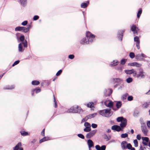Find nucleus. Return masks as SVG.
Returning a JSON list of instances; mask_svg holds the SVG:
<instances>
[{
  "instance_id": "nucleus-1",
  "label": "nucleus",
  "mask_w": 150,
  "mask_h": 150,
  "mask_svg": "<svg viewBox=\"0 0 150 150\" xmlns=\"http://www.w3.org/2000/svg\"><path fill=\"white\" fill-rule=\"evenodd\" d=\"M67 112L69 113H81L83 112V110L80 107L75 106L71 107L68 110Z\"/></svg>"
},
{
  "instance_id": "nucleus-2",
  "label": "nucleus",
  "mask_w": 150,
  "mask_h": 150,
  "mask_svg": "<svg viewBox=\"0 0 150 150\" xmlns=\"http://www.w3.org/2000/svg\"><path fill=\"white\" fill-rule=\"evenodd\" d=\"M110 109L103 110L99 111V113L103 116L108 117L110 116L112 113L110 112Z\"/></svg>"
},
{
  "instance_id": "nucleus-3",
  "label": "nucleus",
  "mask_w": 150,
  "mask_h": 150,
  "mask_svg": "<svg viewBox=\"0 0 150 150\" xmlns=\"http://www.w3.org/2000/svg\"><path fill=\"white\" fill-rule=\"evenodd\" d=\"M117 121L118 122H121L120 125L121 128L125 127L127 125V120L122 117H117Z\"/></svg>"
},
{
  "instance_id": "nucleus-4",
  "label": "nucleus",
  "mask_w": 150,
  "mask_h": 150,
  "mask_svg": "<svg viewBox=\"0 0 150 150\" xmlns=\"http://www.w3.org/2000/svg\"><path fill=\"white\" fill-rule=\"evenodd\" d=\"M86 36L89 42H91L95 39V36L89 31L86 32Z\"/></svg>"
},
{
  "instance_id": "nucleus-5",
  "label": "nucleus",
  "mask_w": 150,
  "mask_h": 150,
  "mask_svg": "<svg viewBox=\"0 0 150 150\" xmlns=\"http://www.w3.org/2000/svg\"><path fill=\"white\" fill-rule=\"evenodd\" d=\"M23 45L24 47H27V42L26 40H25L23 42L20 43L18 45V51L19 52H22L23 50V49L22 45Z\"/></svg>"
},
{
  "instance_id": "nucleus-6",
  "label": "nucleus",
  "mask_w": 150,
  "mask_h": 150,
  "mask_svg": "<svg viewBox=\"0 0 150 150\" xmlns=\"http://www.w3.org/2000/svg\"><path fill=\"white\" fill-rule=\"evenodd\" d=\"M139 72L137 74V77L138 78H144L145 77V73L144 72L143 70L141 69L139 70Z\"/></svg>"
},
{
  "instance_id": "nucleus-7",
  "label": "nucleus",
  "mask_w": 150,
  "mask_h": 150,
  "mask_svg": "<svg viewBox=\"0 0 150 150\" xmlns=\"http://www.w3.org/2000/svg\"><path fill=\"white\" fill-rule=\"evenodd\" d=\"M146 56L144 54H137L135 56V58L137 60L142 61L144 60L143 57L146 58Z\"/></svg>"
},
{
  "instance_id": "nucleus-8",
  "label": "nucleus",
  "mask_w": 150,
  "mask_h": 150,
  "mask_svg": "<svg viewBox=\"0 0 150 150\" xmlns=\"http://www.w3.org/2000/svg\"><path fill=\"white\" fill-rule=\"evenodd\" d=\"M131 30L133 32L134 35H137L138 32L139 31V29L136 25H133L131 27Z\"/></svg>"
},
{
  "instance_id": "nucleus-9",
  "label": "nucleus",
  "mask_w": 150,
  "mask_h": 150,
  "mask_svg": "<svg viewBox=\"0 0 150 150\" xmlns=\"http://www.w3.org/2000/svg\"><path fill=\"white\" fill-rule=\"evenodd\" d=\"M142 139L143 141L142 142L143 144L146 146L148 145L150 148V142L148 144V143L149 142V138L148 137H142Z\"/></svg>"
},
{
  "instance_id": "nucleus-10",
  "label": "nucleus",
  "mask_w": 150,
  "mask_h": 150,
  "mask_svg": "<svg viewBox=\"0 0 150 150\" xmlns=\"http://www.w3.org/2000/svg\"><path fill=\"white\" fill-rule=\"evenodd\" d=\"M97 131V130L95 129L91 131L86 134V138L87 139H90L96 134Z\"/></svg>"
},
{
  "instance_id": "nucleus-11",
  "label": "nucleus",
  "mask_w": 150,
  "mask_h": 150,
  "mask_svg": "<svg viewBox=\"0 0 150 150\" xmlns=\"http://www.w3.org/2000/svg\"><path fill=\"white\" fill-rule=\"evenodd\" d=\"M105 105L109 108H112L113 105V103L112 101L110 100H106L104 102Z\"/></svg>"
},
{
  "instance_id": "nucleus-12",
  "label": "nucleus",
  "mask_w": 150,
  "mask_h": 150,
  "mask_svg": "<svg viewBox=\"0 0 150 150\" xmlns=\"http://www.w3.org/2000/svg\"><path fill=\"white\" fill-rule=\"evenodd\" d=\"M134 41L136 42V46L138 49H140V40L139 38L137 36H135L134 38Z\"/></svg>"
},
{
  "instance_id": "nucleus-13",
  "label": "nucleus",
  "mask_w": 150,
  "mask_h": 150,
  "mask_svg": "<svg viewBox=\"0 0 150 150\" xmlns=\"http://www.w3.org/2000/svg\"><path fill=\"white\" fill-rule=\"evenodd\" d=\"M128 65L131 66H135L137 67H140L141 66L142 64L137 62H133L129 63Z\"/></svg>"
},
{
  "instance_id": "nucleus-14",
  "label": "nucleus",
  "mask_w": 150,
  "mask_h": 150,
  "mask_svg": "<svg viewBox=\"0 0 150 150\" xmlns=\"http://www.w3.org/2000/svg\"><path fill=\"white\" fill-rule=\"evenodd\" d=\"M111 129L115 131L119 132L122 130L121 127L117 125H114L112 126Z\"/></svg>"
},
{
  "instance_id": "nucleus-15",
  "label": "nucleus",
  "mask_w": 150,
  "mask_h": 150,
  "mask_svg": "<svg viewBox=\"0 0 150 150\" xmlns=\"http://www.w3.org/2000/svg\"><path fill=\"white\" fill-rule=\"evenodd\" d=\"M125 32V30H123L118 31L117 37L119 39H120L121 41L122 40L123 34Z\"/></svg>"
},
{
  "instance_id": "nucleus-16",
  "label": "nucleus",
  "mask_w": 150,
  "mask_h": 150,
  "mask_svg": "<svg viewBox=\"0 0 150 150\" xmlns=\"http://www.w3.org/2000/svg\"><path fill=\"white\" fill-rule=\"evenodd\" d=\"M142 130L145 136L147 135L148 131L146 126H142Z\"/></svg>"
},
{
  "instance_id": "nucleus-17",
  "label": "nucleus",
  "mask_w": 150,
  "mask_h": 150,
  "mask_svg": "<svg viewBox=\"0 0 150 150\" xmlns=\"http://www.w3.org/2000/svg\"><path fill=\"white\" fill-rule=\"evenodd\" d=\"M116 105L117 108H112V109L115 111L117 110L118 109H119L122 106L121 102L120 101L117 102Z\"/></svg>"
},
{
  "instance_id": "nucleus-18",
  "label": "nucleus",
  "mask_w": 150,
  "mask_h": 150,
  "mask_svg": "<svg viewBox=\"0 0 150 150\" xmlns=\"http://www.w3.org/2000/svg\"><path fill=\"white\" fill-rule=\"evenodd\" d=\"M80 43L81 44L85 45L89 44L88 40L86 38H83L80 41Z\"/></svg>"
},
{
  "instance_id": "nucleus-19",
  "label": "nucleus",
  "mask_w": 150,
  "mask_h": 150,
  "mask_svg": "<svg viewBox=\"0 0 150 150\" xmlns=\"http://www.w3.org/2000/svg\"><path fill=\"white\" fill-rule=\"evenodd\" d=\"M127 142L125 141L122 142L121 144V146L122 149H126Z\"/></svg>"
},
{
  "instance_id": "nucleus-20",
  "label": "nucleus",
  "mask_w": 150,
  "mask_h": 150,
  "mask_svg": "<svg viewBox=\"0 0 150 150\" xmlns=\"http://www.w3.org/2000/svg\"><path fill=\"white\" fill-rule=\"evenodd\" d=\"M125 72L127 74H131L134 73V69H132L131 70H125Z\"/></svg>"
},
{
  "instance_id": "nucleus-21",
  "label": "nucleus",
  "mask_w": 150,
  "mask_h": 150,
  "mask_svg": "<svg viewBox=\"0 0 150 150\" xmlns=\"http://www.w3.org/2000/svg\"><path fill=\"white\" fill-rule=\"evenodd\" d=\"M88 144L89 149L91 148L93 146V141L91 139H88Z\"/></svg>"
},
{
  "instance_id": "nucleus-22",
  "label": "nucleus",
  "mask_w": 150,
  "mask_h": 150,
  "mask_svg": "<svg viewBox=\"0 0 150 150\" xmlns=\"http://www.w3.org/2000/svg\"><path fill=\"white\" fill-rule=\"evenodd\" d=\"M22 144L21 142H19L13 148V150H18L20 147H21Z\"/></svg>"
},
{
  "instance_id": "nucleus-23",
  "label": "nucleus",
  "mask_w": 150,
  "mask_h": 150,
  "mask_svg": "<svg viewBox=\"0 0 150 150\" xmlns=\"http://www.w3.org/2000/svg\"><path fill=\"white\" fill-rule=\"evenodd\" d=\"M31 27L30 25H28L27 27H23V30L22 31L24 33H27L28 32L30 28Z\"/></svg>"
},
{
  "instance_id": "nucleus-24",
  "label": "nucleus",
  "mask_w": 150,
  "mask_h": 150,
  "mask_svg": "<svg viewBox=\"0 0 150 150\" xmlns=\"http://www.w3.org/2000/svg\"><path fill=\"white\" fill-rule=\"evenodd\" d=\"M40 88H36L33 90L32 91V96L33 95V93H34V92L35 91L36 93H38L40 91Z\"/></svg>"
},
{
  "instance_id": "nucleus-25",
  "label": "nucleus",
  "mask_w": 150,
  "mask_h": 150,
  "mask_svg": "<svg viewBox=\"0 0 150 150\" xmlns=\"http://www.w3.org/2000/svg\"><path fill=\"white\" fill-rule=\"evenodd\" d=\"M23 27L18 26L15 28V30L16 31H21L23 30Z\"/></svg>"
},
{
  "instance_id": "nucleus-26",
  "label": "nucleus",
  "mask_w": 150,
  "mask_h": 150,
  "mask_svg": "<svg viewBox=\"0 0 150 150\" xmlns=\"http://www.w3.org/2000/svg\"><path fill=\"white\" fill-rule=\"evenodd\" d=\"M89 4V1L87 2V3H82L81 4V7L82 8H86L87 6Z\"/></svg>"
},
{
  "instance_id": "nucleus-27",
  "label": "nucleus",
  "mask_w": 150,
  "mask_h": 150,
  "mask_svg": "<svg viewBox=\"0 0 150 150\" xmlns=\"http://www.w3.org/2000/svg\"><path fill=\"white\" fill-rule=\"evenodd\" d=\"M142 10L141 8H140L139 11H138V12L137 14V18H139L142 13Z\"/></svg>"
},
{
  "instance_id": "nucleus-28",
  "label": "nucleus",
  "mask_w": 150,
  "mask_h": 150,
  "mask_svg": "<svg viewBox=\"0 0 150 150\" xmlns=\"http://www.w3.org/2000/svg\"><path fill=\"white\" fill-rule=\"evenodd\" d=\"M32 84L33 85H37L40 84V82L38 81L34 80L32 81Z\"/></svg>"
},
{
  "instance_id": "nucleus-29",
  "label": "nucleus",
  "mask_w": 150,
  "mask_h": 150,
  "mask_svg": "<svg viewBox=\"0 0 150 150\" xmlns=\"http://www.w3.org/2000/svg\"><path fill=\"white\" fill-rule=\"evenodd\" d=\"M113 80V82L115 83H119L121 81V79L119 78H114Z\"/></svg>"
},
{
  "instance_id": "nucleus-30",
  "label": "nucleus",
  "mask_w": 150,
  "mask_h": 150,
  "mask_svg": "<svg viewBox=\"0 0 150 150\" xmlns=\"http://www.w3.org/2000/svg\"><path fill=\"white\" fill-rule=\"evenodd\" d=\"M94 105L93 102H90L87 104V106L88 108H92L93 107Z\"/></svg>"
},
{
  "instance_id": "nucleus-31",
  "label": "nucleus",
  "mask_w": 150,
  "mask_h": 150,
  "mask_svg": "<svg viewBox=\"0 0 150 150\" xmlns=\"http://www.w3.org/2000/svg\"><path fill=\"white\" fill-rule=\"evenodd\" d=\"M21 4L23 6H25L26 4V0H20Z\"/></svg>"
},
{
  "instance_id": "nucleus-32",
  "label": "nucleus",
  "mask_w": 150,
  "mask_h": 150,
  "mask_svg": "<svg viewBox=\"0 0 150 150\" xmlns=\"http://www.w3.org/2000/svg\"><path fill=\"white\" fill-rule=\"evenodd\" d=\"M21 134L23 136H25L29 135L28 132L25 131H21L20 132Z\"/></svg>"
},
{
  "instance_id": "nucleus-33",
  "label": "nucleus",
  "mask_w": 150,
  "mask_h": 150,
  "mask_svg": "<svg viewBox=\"0 0 150 150\" xmlns=\"http://www.w3.org/2000/svg\"><path fill=\"white\" fill-rule=\"evenodd\" d=\"M25 39L24 36L23 35H21L19 38V39L22 42H24V40Z\"/></svg>"
},
{
  "instance_id": "nucleus-34",
  "label": "nucleus",
  "mask_w": 150,
  "mask_h": 150,
  "mask_svg": "<svg viewBox=\"0 0 150 150\" xmlns=\"http://www.w3.org/2000/svg\"><path fill=\"white\" fill-rule=\"evenodd\" d=\"M96 115V113H94L89 115L88 116L89 118H91L95 117Z\"/></svg>"
},
{
  "instance_id": "nucleus-35",
  "label": "nucleus",
  "mask_w": 150,
  "mask_h": 150,
  "mask_svg": "<svg viewBox=\"0 0 150 150\" xmlns=\"http://www.w3.org/2000/svg\"><path fill=\"white\" fill-rule=\"evenodd\" d=\"M112 63V64H111V65L115 66L117 65L118 64V62L117 60L113 61Z\"/></svg>"
},
{
  "instance_id": "nucleus-36",
  "label": "nucleus",
  "mask_w": 150,
  "mask_h": 150,
  "mask_svg": "<svg viewBox=\"0 0 150 150\" xmlns=\"http://www.w3.org/2000/svg\"><path fill=\"white\" fill-rule=\"evenodd\" d=\"M91 127H86L84 129V131L85 132H89L91 131Z\"/></svg>"
},
{
  "instance_id": "nucleus-37",
  "label": "nucleus",
  "mask_w": 150,
  "mask_h": 150,
  "mask_svg": "<svg viewBox=\"0 0 150 150\" xmlns=\"http://www.w3.org/2000/svg\"><path fill=\"white\" fill-rule=\"evenodd\" d=\"M123 69V66L121 65H119V67H118L117 68V69L119 71H122V69Z\"/></svg>"
},
{
  "instance_id": "nucleus-38",
  "label": "nucleus",
  "mask_w": 150,
  "mask_h": 150,
  "mask_svg": "<svg viewBox=\"0 0 150 150\" xmlns=\"http://www.w3.org/2000/svg\"><path fill=\"white\" fill-rule=\"evenodd\" d=\"M129 56L132 59L134 58L135 56L134 53L132 52H131L129 53Z\"/></svg>"
},
{
  "instance_id": "nucleus-39",
  "label": "nucleus",
  "mask_w": 150,
  "mask_h": 150,
  "mask_svg": "<svg viewBox=\"0 0 150 150\" xmlns=\"http://www.w3.org/2000/svg\"><path fill=\"white\" fill-rule=\"evenodd\" d=\"M127 61V59H123L121 61V64L122 65L125 64Z\"/></svg>"
},
{
  "instance_id": "nucleus-40",
  "label": "nucleus",
  "mask_w": 150,
  "mask_h": 150,
  "mask_svg": "<svg viewBox=\"0 0 150 150\" xmlns=\"http://www.w3.org/2000/svg\"><path fill=\"white\" fill-rule=\"evenodd\" d=\"M128 134L127 133L122 134L121 135V137L122 138H125L128 137Z\"/></svg>"
},
{
  "instance_id": "nucleus-41",
  "label": "nucleus",
  "mask_w": 150,
  "mask_h": 150,
  "mask_svg": "<svg viewBox=\"0 0 150 150\" xmlns=\"http://www.w3.org/2000/svg\"><path fill=\"white\" fill-rule=\"evenodd\" d=\"M132 78L131 77H129V78H128L126 80L127 82L128 83H130L132 82Z\"/></svg>"
},
{
  "instance_id": "nucleus-42",
  "label": "nucleus",
  "mask_w": 150,
  "mask_h": 150,
  "mask_svg": "<svg viewBox=\"0 0 150 150\" xmlns=\"http://www.w3.org/2000/svg\"><path fill=\"white\" fill-rule=\"evenodd\" d=\"M134 146L137 147L138 146V142L137 139H135L134 141Z\"/></svg>"
},
{
  "instance_id": "nucleus-43",
  "label": "nucleus",
  "mask_w": 150,
  "mask_h": 150,
  "mask_svg": "<svg viewBox=\"0 0 150 150\" xmlns=\"http://www.w3.org/2000/svg\"><path fill=\"white\" fill-rule=\"evenodd\" d=\"M128 96V94L127 93H126L125 94L123 95L122 96V99L123 100H125L127 96Z\"/></svg>"
},
{
  "instance_id": "nucleus-44",
  "label": "nucleus",
  "mask_w": 150,
  "mask_h": 150,
  "mask_svg": "<svg viewBox=\"0 0 150 150\" xmlns=\"http://www.w3.org/2000/svg\"><path fill=\"white\" fill-rule=\"evenodd\" d=\"M149 104L147 103H145L143 105V106L144 108H147Z\"/></svg>"
},
{
  "instance_id": "nucleus-45",
  "label": "nucleus",
  "mask_w": 150,
  "mask_h": 150,
  "mask_svg": "<svg viewBox=\"0 0 150 150\" xmlns=\"http://www.w3.org/2000/svg\"><path fill=\"white\" fill-rule=\"evenodd\" d=\"M132 147V146L129 143L127 144V145L126 149H130Z\"/></svg>"
},
{
  "instance_id": "nucleus-46",
  "label": "nucleus",
  "mask_w": 150,
  "mask_h": 150,
  "mask_svg": "<svg viewBox=\"0 0 150 150\" xmlns=\"http://www.w3.org/2000/svg\"><path fill=\"white\" fill-rule=\"evenodd\" d=\"M84 125L86 127H91L90 124L88 122H85L84 123Z\"/></svg>"
},
{
  "instance_id": "nucleus-47",
  "label": "nucleus",
  "mask_w": 150,
  "mask_h": 150,
  "mask_svg": "<svg viewBox=\"0 0 150 150\" xmlns=\"http://www.w3.org/2000/svg\"><path fill=\"white\" fill-rule=\"evenodd\" d=\"M133 99V97L132 96H129L127 98V100L128 101H131Z\"/></svg>"
},
{
  "instance_id": "nucleus-48",
  "label": "nucleus",
  "mask_w": 150,
  "mask_h": 150,
  "mask_svg": "<svg viewBox=\"0 0 150 150\" xmlns=\"http://www.w3.org/2000/svg\"><path fill=\"white\" fill-rule=\"evenodd\" d=\"M77 135L78 137L81 139H84V136L82 134H78Z\"/></svg>"
},
{
  "instance_id": "nucleus-49",
  "label": "nucleus",
  "mask_w": 150,
  "mask_h": 150,
  "mask_svg": "<svg viewBox=\"0 0 150 150\" xmlns=\"http://www.w3.org/2000/svg\"><path fill=\"white\" fill-rule=\"evenodd\" d=\"M54 107L55 108H56L57 107V103L56 101L55 100V98L54 96Z\"/></svg>"
},
{
  "instance_id": "nucleus-50",
  "label": "nucleus",
  "mask_w": 150,
  "mask_h": 150,
  "mask_svg": "<svg viewBox=\"0 0 150 150\" xmlns=\"http://www.w3.org/2000/svg\"><path fill=\"white\" fill-rule=\"evenodd\" d=\"M62 72V71L61 70H60L56 73V75L57 76H59L61 74Z\"/></svg>"
},
{
  "instance_id": "nucleus-51",
  "label": "nucleus",
  "mask_w": 150,
  "mask_h": 150,
  "mask_svg": "<svg viewBox=\"0 0 150 150\" xmlns=\"http://www.w3.org/2000/svg\"><path fill=\"white\" fill-rule=\"evenodd\" d=\"M19 62L20 61L19 60H17L15 61L13 64L12 66H14L17 64L19 63Z\"/></svg>"
},
{
  "instance_id": "nucleus-52",
  "label": "nucleus",
  "mask_w": 150,
  "mask_h": 150,
  "mask_svg": "<svg viewBox=\"0 0 150 150\" xmlns=\"http://www.w3.org/2000/svg\"><path fill=\"white\" fill-rule=\"evenodd\" d=\"M39 18V16H38L36 15L34 16L33 19L35 21L38 20Z\"/></svg>"
},
{
  "instance_id": "nucleus-53",
  "label": "nucleus",
  "mask_w": 150,
  "mask_h": 150,
  "mask_svg": "<svg viewBox=\"0 0 150 150\" xmlns=\"http://www.w3.org/2000/svg\"><path fill=\"white\" fill-rule=\"evenodd\" d=\"M27 23H28V21H23V22L22 23H21V25H26L27 24Z\"/></svg>"
},
{
  "instance_id": "nucleus-54",
  "label": "nucleus",
  "mask_w": 150,
  "mask_h": 150,
  "mask_svg": "<svg viewBox=\"0 0 150 150\" xmlns=\"http://www.w3.org/2000/svg\"><path fill=\"white\" fill-rule=\"evenodd\" d=\"M91 126L93 128H96L97 127V125L96 124L94 123L92 124Z\"/></svg>"
},
{
  "instance_id": "nucleus-55",
  "label": "nucleus",
  "mask_w": 150,
  "mask_h": 150,
  "mask_svg": "<svg viewBox=\"0 0 150 150\" xmlns=\"http://www.w3.org/2000/svg\"><path fill=\"white\" fill-rule=\"evenodd\" d=\"M97 150H101L100 147L99 145H97L95 146Z\"/></svg>"
},
{
  "instance_id": "nucleus-56",
  "label": "nucleus",
  "mask_w": 150,
  "mask_h": 150,
  "mask_svg": "<svg viewBox=\"0 0 150 150\" xmlns=\"http://www.w3.org/2000/svg\"><path fill=\"white\" fill-rule=\"evenodd\" d=\"M69 58V59H73L74 57V55H72V54H70V55H69V57H68Z\"/></svg>"
},
{
  "instance_id": "nucleus-57",
  "label": "nucleus",
  "mask_w": 150,
  "mask_h": 150,
  "mask_svg": "<svg viewBox=\"0 0 150 150\" xmlns=\"http://www.w3.org/2000/svg\"><path fill=\"white\" fill-rule=\"evenodd\" d=\"M101 150H105L106 149V146L105 145H103L100 147Z\"/></svg>"
},
{
  "instance_id": "nucleus-58",
  "label": "nucleus",
  "mask_w": 150,
  "mask_h": 150,
  "mask_svg": "<svg viewBox=\"0 0 150 150\" xmlns=\"http://www.w3.org/2000/svg\"><path fill=\"white\" fill-rule=\"evenodd\" d=\"M14 86H11L10 87L6 88H5L6 89H11L14 88Z\"/></svg>"
},
{
  "instance_id": "nucleus-59",
  "label": "nucleus",
  "mask_w": 150,
  "mask_h": 150,
  "mask_svg": "<svg viewBox=\"0 0 150 150\" xmlns=\"http://www.w3.org/2000/svg\"><path fill=\"white\" fill-rule=\"evenodd\" d=\"M140 150H146V148L145 147H143L141 145L140 147Z\"/></svg>"
},
{
  "instance_id": "nucleus-60",
  "label": "nucleus",
  "mask_w": 150,
  "mask_h": 150,
  "mask_svg": "<svg viewBox=\"0 0 150 150\" xmlns=\"http://www.w3.org/2000/svg\"><path fill=\"white\" fill-rule=\"evenodd\" d=\"M45 129H44L42 130V132H41V134L43 136H45Z\"/></svg>"
},
{
  "instance_id": "nucleus-61",
  "label": "nucleus",
  "mask_w": 150,
  "mask_h": 150,
  "mask_svg": "<svg viewBox=\"0 0 150 150\" xmlns=\"http://www.w3.org/2000/svg\"><path fill=\"white\" fill-rule=\"evenodd\" d=\"M43 138L45 139V141H48L50 140L49 137H44Z\"/></svg>"
},
{
  "instance_id": "nucleus-62",
  "label": "nucleus",
  "mask_w": 150,
  "mask_h": 150,
  "mask_svg": "<svg viewBox=\"0 0 150 150\" xmlns=\"http://www.w3.org/2000/svg\"><path fill=\"white\" fill-rule=\"evenodd\" d=\"M44 141H45V140L43 138L42 139H41L40 140L39 142L40 143H41Z\"/></svg>"
},
{
  "instance_id": "nucleus-63",
  "label": "nucleus",
  "mask_w": 150,
  "mask_h": 150,
  "mask_svg": "<svg viewBox=\"0 0 150 150\" xmlns=\"http://www.w3.org/2000/svg\"><path fill=\"white\" fill-rule=\"evenodd\" d=\"M137 138L139 140H140L141 139V137L140 135H137Z\"/></svg>"
},
{
  "instance_id": "nucleus-64",
  "label": "nucleus",
  "mask_w": 150,
  "mask_h": 150,
  "mask_svg": "<svg viewBox=\"0 0 150 150\" xmlns=\"http://www.w3.org/2000/svg\"><path fill=\"white\" fill-rule=\"evenodd\" d=\"M147 125L148 127L150 128V121H147Z\"/></svg>"
}]
</instances>
